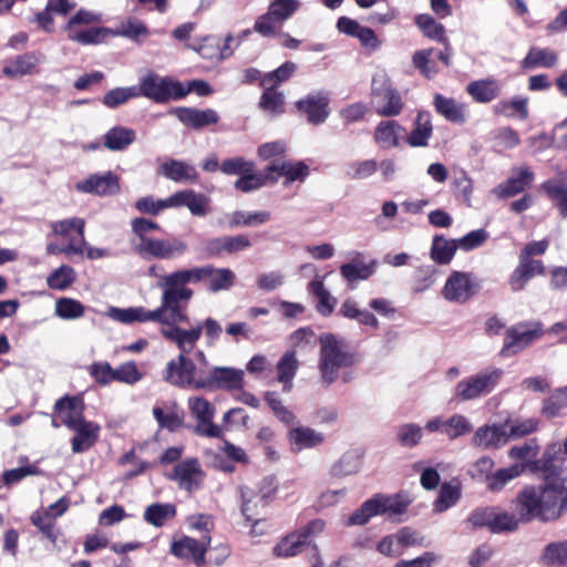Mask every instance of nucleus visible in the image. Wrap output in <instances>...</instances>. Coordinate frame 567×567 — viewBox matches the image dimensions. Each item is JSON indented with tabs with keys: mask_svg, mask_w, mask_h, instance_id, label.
<instances>
[{
	"mask_svg": "<svg viewBox=\"0 0 567 567\" xmlns=\"http://www.w3.org/2000/svg\"><path fill=\"white\" fill-rule=\"evenodd\" d=\"M208 290L217 292L220 290H228L235 282V274L229 268H214L208 274Z\"/></svg>",
	"mask_w": 567,
	"mask_h": 567,
	"instance_id": "obj_57",
	"label": "nucleus"
},
{
	"mask_svg": "<svg viewBox=\"0 0 567 567\" xmlns=\"http://www.w3.org/2000/svg\"><path fill=\"white\" fill-rule=\"evenodd\" d=\"M472 431L473 425L465 415L453 414L444 421L442 433H444L450 440H455L471 433Z\"/></svg>",
	"mask_w": 567,
	"mask_h": 567,
	"instance_id": "obj_50",
	"label": "nucleus"
},
{
	"mask_svg": "<svg viewBox=\"0 0 567 567\" xmlns=\"http://www.w3.org/2000/svg\"><path fill=\"white\" fill-rule=\"evenodd\" d=\"M412 499L401 493L386 495L382 493L374 494L371 498L364 501L347 519L348 526H363L372 517L383 516L386 520L401 523V518L411 505Z\"/></svg>",
	"mask_w": 567,
	"mask_h": 567,
	"instance_id": "obj_1",
	"label": "nucleus"
},
{
	"mask_svg": "<svg viewBox=\"0 0 567 567\" xmlns=\"http://www.w3.org/2000/svg\"><path fill=\"white\" fill-rule=\"evenodd\" d=\"M423 435L422 427L414 423H405L398 427L396 440L404 447L416 446Z\"/></svg>",
	"mask_w": 567,
	"mask_h": 567,
	"instance_id": "obj_60",
	"label": "nucleus"
},
{
	"mask_svg": "<svg viewBox=\"0 0 567 567\" xmlns=\"http://www.w3.org/2000/svg\"><path fill=\"white\" fill-rule=\"evenodd\" d=\"M358 362L357 353L347 351L341 339L332 333L320 337L319 371L322 383L331 385L338 379V370L350 368Z\"/></svg>",
	"mask_w": 567,
	"mask_h": 567,
	"instance_id": "obj_2",
	"label": "nucleus"
},
{
	"mask_svg": "<svg viewBox=\"0 0 567 567\" xmlns=\"http://www.w3.org/2000/svg\"><path fill=\"white\" fill-rule=\"evenodd\" d=\"M361 256V252H354V258L351 261L343 264L340 266V275L344 280L352 284L358 280H367L369 279L377 269V260H371L368 264L359 262L358 258Z\"/></svg>",
	"mask_w": 567,
	"mask_h": 567,
	"instance_id": "obj_31",
	"label": "nucleus"
},
{
	"mask_svg": "<svg viewBox=\"0 0 567 567\" xmlns=\"http://www.w3.org/2000/svg\"><path fill=\"white\" fill-rule=\"evenodd\" d=\"M480 289V284L471 272L452 271L442 290L443 297L449 301L464 303Z\"/></svg>",
	"mask_w": 567,
	"mask_h": 567,
	"instance_id": "obj_10",
	"label": "nucleus"
},
{
	"mask_svg": "<svg viewBox=\"0 0 567 567\" xmlns=\"http://www.w3.org/2000/svg\"><path fill=\"white\" fill-rule=\"evenodd\" d=\"M462 497V484L460 481L452 480L444 482L441 487L436 499L433 503V511L435 513H444L449 508L455 506Z\"/></svg>",
	"mask_w": 567,
	"mask_h": 567,
	"instance_id": "obj_33",
	"label": "nucleus"
},
{
	"mask_svg": "<svg viewBox=\"0 0 567 567\" xmlns=\"http://www.w3.org/2000/svg\"><path fill=\"white\" fill-rule=\"evenodd\" d=\"M162 336L174 342L179 349L181 353L188 354L192 352L202 337V327H194L189 330L183 329L178 326H173L169 329H162Z\"/></svg>",
	"mask_w": 567,
	"mask_h": 567,
	"instance_id": "obj_23",
	"label": "nucleus"
},
{
	"mask_svg": "<svg viewBox=\"0 0 567 567\" xmlns=\"http://www.w3.org/2000/svg\"><path fill=\"white\" fill-rule=\"evenodd\" d=\"M433 105L435 111L449 122L456 124L465 122L464 105L454 99L436 93L433 97Z\"/></svg>",
	"mask_w": 567,
	"mask_h": 567,
	"instance_id": "obj_34",
	"label": "nucleus"
},
{
	"mask_svg": "<svg viewBox=\"0 0 567 567\" xmlns=\"http://www.w3.org/2000/svg\"><path fill=\"white\" fill-rule=\"evenodd\" d=\"M311 549L315 551L312 561V567H322L323 563L318 554V547L311 542H306V539L300 535V533H292L281 539L275 547L274 554L277 557H292L301 553L303 549Z\"/></svg>",
	"mask_w": 567,
	"mask_h": 567,
	"instance_id": "obj_22",
	"label": "nucleus"
},
{
	"mask_svg": "<svg viewBox=\"0 0 567 567\" xmlns=\"http://www.w3.org/2000/svg\"><path fill=\"white\" fill-rule=\"evenodd\" d=\"M299 0H271L268 11L261 14L254 24V31L261 37H275L274 22H284L292 17L300 8Z\"/></svg>",
	"mask_w": 567,
	"mask_h": 567,
	"instance_id": "obj_7",
	"label": "nucleus"
},
{
	"mask_svg": "<svg viewBox=\"0 0 567 567\" xmlns=\"http://www.w3.org/2000/svg\"><path fill=\"white\" fill-rule=\"evenodd\" d=\"M565 456L560 451V444L553 443L545 449L540 458L529 462L528 467L533 473H542L544 482L561 478Z\"/></svg>",
	"mask_w": 567,
	"mask_h": 567,
	"instance_id": "obj_15",
	"label": "nucleus"
},
{
	"mask_svg": "<svg viewBox=\"0 0 567 567\" xmlns=\"http://www.w3.org/2000/svg\"><path fill=\"white\" fill-rule=\"evenodd\" d=\"M542 188L546 195L557 200V208L563 216H567V186L559 183L547 181L542 184Z\"/></svg>",
	"mask_w": 567,
	"mask_h": 567,
	"instance_id": "obj_64",
	"label": "nucleus"
},
{
	"mask_svg": "<svg viewBox=\"0 0 567 567\" xmlns=\"http://www.w3.org/2000/svg\"><path fill=\"white\" fill-rule=\"evenodd\" d=\"M361 462L354 452L344 453L330 468L333 477H344L359 472Z\"/></svg>",
	"mask_w": 567,
	"mask_h": 567,
	"instance_id": "obj_51",
	"label": "nucleus"
},
{
	"mask_svg": "<svg viewBox=\"0 0 567 567\" xmlns=\"http://www.w3.org/2000/svg\"><path fill=\"white\" fill-rule=\"evenodd\" d=\"M534 181V173L528 167H522L518 175L509 177L505 182L498 184L493 193L501 199L513 197L528 187Z\"/></svg>",
	"mask_w": 567,
	"mask_h": 567,
	"instance_id": "obj_26",
	"label": "nucleus"
},
{
	"mask_svg": "<svg viewBox=\"0 0 567 567\" xmlns=\"http://www.w3.org/2000/svg\"><path fill=\"white\" fill-rule=\"evenodd\" d=\"M76 280L75 270L69 265H62L54 269L47 278L51 289L65 290Z\"/></svg>",
	"mask_w": 567,
	"mask_h": 567,
	"instance_id": "obj_49",
	"label": "nucleus"
},
{
	"mask_svg": "<svg viewBox=\"0 0 567 567\" xmlns=\"http://www.w3.org/2000/svg\"><path fill=\"white\" fill-rule=\"evenodd\" d=\"M494 509L495 506L477 507L473 509L466 518V524L473 530L487 528L491 532Z\"/></svg>",
	"mask_w": 567,
	"mask_h": 567,
	"instance_id": "obj_63",
	"label": "nucleus"
},
{
	"mask_svg": "<svg viewBox=\"0 0 567 567\" xmlns=\"http://www.w3.org/2000/svg\"><path fill=\"white\" fill-rule=\"evenodd\" d=\"M75 432V435L71 440L73 453H83L90 450L99 439L100 425L83 419L74 429H70Z\"/></svg>",
	"mask_w": 567,
	"mask_h": 567,
	"instance_id": "obj_25",
	"label": "nucleus"
},
{
	"mask_svg": "<svg viewBox=\"0 0 567 567\" xmlns=\"http://www.w3.org/2000/svg\"><path fill=\"white\" fill-rule=\"evenodd\" d=\"M258 106L270 114L280 115L285 112V96L274 86H265Z\"/></svg>",
	"mask_w": 567,
	"mask_h": 567,
	"instance_id": "obj_45",
	"label": "nucleus"
},
{
	"mask_svg": "<svg viewBox=\"0 0 567 567\" xmlns=\"http://www.w3.org/2000/svg\"><path fill=\"white\" fill-rule=\"evenodd\" d=\"M371 96L375 112L380 116L393 117L403 110L402 97L384 72L375 73L372 76Z\"/></svg>",
	"mask_w": 567,
	"mask_h": 567,
	"instance_id": "obj_4",
	"label": "nucleus"
},
{
	"mask_svg": "<svg viewBox=\"0 0 567 567\" xmlns=\"http://www.w3.org/2000/svg\"><path fill=\"white\" fill-rule=\"evenodd\" d=\"M330 99L323 91L307 94L295 102L297 112L311 125L323 124L330 115Z\"/></svg>",
	"mask_w": 567,
	"mask_h": 567,
	"instance_id": "obj_11",
	"label": "nucleus"
},
{
	"mask_svg": "<svg viewBox=\"0 0 567 567\" xmlns=\"http://www.w3.org/2000/svg\"><path fill=\"white\" fill-rule=\"evenodd\" d=\"M197 476L202 480L204 472L200 468L198 460L190 457L176 464L173 472L168 475V478L176 481L179 488L192 493L200 486V481L196 478Z\"/></svg>",
	"mask_w": 567,
	"mask_h": 567,
	"instance_id": "obj_20",
	"label": "nucleus"
},
{
	"mask_svg": "<svg viewBox=\"0 0 567 567\" xmlns=\"http://www.w3.org/2000/svg\"><path fill=\"white\" fill-rule=\"evenodd\" d=\"M297 65L296 63L291 61H286L284 64H281L276 70L266 73L262 76L261 82L259 83L260 86L265 87L267 85L277 87L281 83L288 81L292 74L296 72Z\"/></svg>",
	"mask_w": 567,
	"mask_h": 567,
	"instance_id": "obj_54",
	"label": "nucleus"
},
{
	"mask_svg": "<svg viewBox=\"0 0 567 567\" xmlns=\"http://www.w3.org/2000/svg\"><path fill=\"white\" fill-rule=\"evenodd\" d=\"M176 506L171 503H153L145 508L143 518L154 527H162L167 519L176 516Z\"/></svg>",
	"mask_w": 567,
	"mask_h": 567,
	"instance_id": "obj_39",
	"label": "nucleus"
},
{
	"mask_svg": "<svg viewBox=\"0 0 567 567\" xmlns=\"http://www.w3.org/2000/svg\"><path fill=\"white\" fill-rule=\"evenodd\" d=\"M433 126L431 114L427 111H419L414 120V127L406 137V142L412 147H425L432 136Z\"/></svg>",
	"mask_w": 567,
	"mask_h": 567,
	"instance_id": "obj_30",
	"label": "nucleus"
},
{
	"mask_svg": "<svg viewBox=\"0 0 567 567\" xmlns=\"http://www.w3.org/2000/svg\"><path fill=\"white\" fill-rule=\"evenodd\" d=\"M137 87L138 96H145L155 103H167L171 100L178 101L175 91H178L179 81L169 76H161L148 73L143 76Z\"/></svg>",
	"mask_w": 567,
	"mask_h": 567,
	"instance_id": "obj_8",
	"label": "nucleus"
},
{
	"mask_svg": "<svg viewBox=\"0 0 567 567\" xmlns=\"http://www.w3.org/2000/svg\"><path fill=\"white\" fill-rule=\"evenodd\" d=\"M55 313L65 320L78 319L84 315V306L79 300L63 297L55 303Z\"/></svg>",
	"mask_w": 567,
	"mask_h": 567,
	"instance_id": "obj_59",
	"label": "nucleus"
},
{
	"mask_svg": "<svg viewBox=\"0 0 567 567\" xmlns=\"http://www.w3.org/2000/svg\"><path fill=\"white\" fill-rule=\"evenodd\" d=\"M503 375L499 368L484 369L478 373L461 380L454 391L457 401H471L489 394Z\"/></svg>",
	"mask_w": 567,
	"mask_h": 567,
	"instance_id": "obj_5",
	"label": "nucleus"
},
{
	"mask_svg": "<svg viewBox=\"0 0 567 567\" xmlns=\"http://www.w3.org/2000/svg\"><path fill=\"white\" fill-rule=\"evenodd\" d=\"M324 276L317 275L316 278L308 284V292L317 298V311L323 317H329L333 312L338 301L324 287Z\"/></svg>",
	"mask_w": 567,
	"mask_h": 567,
	"instance_id": "obj_29",
	"label": "nucleus"
},
{
	"mask_svg": "<svg viewBox=\"0 0 567 567\" xmlns=\"http://www.w3.org/2000/svg\"><path fill=\"white\" fill-rule=\"evenodd\" d=\"M189 409L198 421L194 427L195 434L215 439L221 437L219 426L213 423L215 406L208 400L203 396L189 399Z\"/></svg>",
	"mask_w": 567,
	"mask_h": 567,
	"instance_id": "obj_14",
	"label": "nucleus"
},
{
	"mask_svg": "<svg viewBox=\"0 0 567 567\" xmlns=\"http://www.w3.org/2000/svg\"><path fill=\"white\" fill-rule=\"evenodd\" d=\"M213 271V266L194 267L192 269H183L167 275L168 284L172 286H186L190 282H199L208 277Z\"/></svg>",
	"mask_w": 567,
	"mask_h": 567,
	"instance_id": "obj_41",
	"label": "nucleus"
},
{
	"mask_svg": "<svg viewBox=\"0 0 567 567\" xmlns=\"http://www.w3.org/2000/svg\"><path fill=\"white\" fill-rule=\"evenodd\" d=\"M206 374L205 369L197 368L195 361L187 354L179 353L176 359L166 364L164 380L182 389L204 390L200 385L205 383Z\"/></svg>",
	"mask_w": 567,
	"mask_h": 567,
	"instance_id": "obj_3",
	"label": "nucleus"
},
{
	"mask_svg": "<svg viewBox=\"0 0 567 567\" xmlns=\"http://www.w3.org/2000/svg\"><path fill=\"white\" fill-rule=\"evenodd\" d=\"M76 189L85 194L99 196L115 195L120 192V178L109 171L104 174H92L76 184Z\"/></svg>",
	"mask_w": 567,
	"mask_h": 567,
	"instance_id": "obj_19",
	"label": "nucleus"
},
{
	"mask_svg": "<svg viewBox=\"0 0 567 567\" xmlns=\"http://www.w3.org/2000/svg\"><path fill=\"white\" fill-rule=\"evenodd\" d=\"M85 404L79 395H64L53 406L54 414L61 419V423L69 430L74 429L84 419Z\"/></svg>",
	"mask_w": 567,
	"mask_h": 567,
	"instance_id": "obj_21",
	"label": "nucleus"
},
{
	"mask_svg": "<svg viewBox=\"0 0 567 567\" xmlns=\"http://www.w3.org/2000/svg\"><path fill=\"white\" fill-rule=\"evenodd\" d=\"M539 560L548 567L567 566V540L547 544Z\"/></svg>",
	"mask_w": 567,
	"mask_h": 567,
	"instance_id": "obj_42",
	"label": "nucleus"
},
{
	"mask_svg": "<svg viewBox=\"0 0 567 567\" xmlns=\"http://www.w3.org/2000/svg\"><path fill=\"white\" fill-rule=\"evenodd\" d=\"M138 92L136 86L115 87L107 91L103 97L102 103L109 109H116L125 104L131 99L137 97Z\"/></svg>",
	"mask_w": 567,
	"mask_h": 567,
	"instance_id": "obj_52",
	"label": "nucleus"
},
{
	"mask_svg": "<svg viewBox=\"0 0 567 567\" xmlns=\"http://www.w3.org/2000/svg\"><path fill=\"white\" fill-rule=\"evenodd\" d=\"M206 391L214 390H241L244 386V371L230 367H213L207 371L205 383Z\"/></svg>",
	"mask_w": 567,
	"mask_h": 567,
	"instance_id": "obj_13",
	"label": "nucleus"
},
{
	"mask_svg": "<svg viewBox=\"0 0 567 567\" xmlns=\"http://www.w3.org/2000/svg\"><path fill=\"white\" fill-rule=\"evenodd\" d=\"M31 522L37 528H39V530L47 539H49L52 544H55L59 530L53 517H51L48 513L41 514L39 512H34L31 515Z\"/></svg>",
	"mask_w": 567,
	"mask_h": 567,
	"instance_id": "obj_61",
	"label": "nucleus"
},
{
	"mask_svg": "<svg viewBox=\"0 0 567 567\" xmlns=\"http://www.w3.org/2000/svg\"><path fill=\"white\" fill-rule=\"evenodd\" d=\"M159 173L176 183H197L199 179V174L195 166L178 159H169L163 163L159 166Z\"/></svg>",
	"mask_w": 567,
	"mask_h": 567,
	"instance_id": "obj_27",
	"label": "nucleus"
},
{
	"mask_svg": "<svg viewBox=\"0 0 567 567\" xmlns=\"http://www.w3.org/2000/svg\"><path fill=\"white\" fill-rule=\"evenodd\" d=\"M405 128L394 120L381 121L374 131V141L382 148H391L400 145L401 134Z\"/></svg>",
	"mask_w": 567,
	"mask_h": 567,
	"instance_id": "obj_32",
	"label": "nucleus"
},
{
	"mask_svg": "<svg viewBox=\"0 0 567 567\" xmlns=\"http://www.w3.org/2000/svg\"><path fill=\"white\" fill-rule=\"evenodd\" d=\"M543 323L540 321H525L509 327L506 330L504 344L499 354L502 357H512L532 346L544 336Z\"/></svg>",
	"mask_w": 567,
	"mask_h": 567,
	"instance_id": "obj_6",
	"label": "nucleus"
},
{
	"mask_svg": "<svg viewBox=\"0 0 567 567\" xmlns=\"http://www.w3.org/2000/svg\"><path fill=\"white\" fill-rule=\"evenodd\" d=\"M519 523L520 520L515 514L502 511L495 506L492 518L491 533H513L517 530Z\"/></svg>",
	"mask_w": 567,
	"mask_h": 567,
	"instance_id": "obj_46",
	"label": "nucleus"
},
{
	"mask_svg": "<svg viewBox=\"0 0 567 567\" xmlns=\"http://www.w3.org/2000/svg\"><path fill=\"white\" fill-rule=\"evenodd\" d=\"M288 440L293 453H299L305 449H313L322 444L324 435L311 427L298 426L288 432Z\"/></svg>",
	"mask_w": 567,
	"mask_h": 567,
	"instance_id": "obj_28",
	"label": "nucleus"
},
{
	"mask_svg": "<svg viewBox=\"0 0 567 567\" xmlns=\"http://www.w3.org/2000/svg\"><path fill=\"white\" fill-rule=\"evenodd\" d=\"M466 92L478 103H488L496 99L501 93V87L496 80H477L467 84Z\"/></svg>",
	"mask_w": 567,
	"mask_h": 567,
	"instance_id": "obj_37",
	"label": "nucleus"
},
{
	"mask_svg": "<svg viewBox=\"0 0 567 567\" xmlns=\"http://www.w3.org/2000/svg\"><path fill=\"white\" fill-rule=\"evenodd\" d=\"M515 509L520 523H529L534 519L547 522V515L542 501V491L537 485L525 486L515 498Z\"/></svg>",
	"mask_w": 567,
	"mask_h": 567,
	"instance_id": "obj_9",
	"label": "nucleus"
},
{
	"mask_svg": "<svg viewBox=\"0 0 567 567\" xmlns=\"http://www.w3.org/2000/svg\"><path fill=\"white\" fill-rule=\"evenodd\" d=\"M557 62L555 52L548 49L530 48L524 60L522 61L523 69H534L538 65L545 68H553Z\"/></svg>",
	"mask_w": 567,
	"mask_h": 567,
	"instance_id": "obj_44",
	"label": "nucleus"
},
{
	"mask_svg": "<svg viewBox=\"0 0 567 567\" xmlns=\"http://www.w3.org/2000/svg\"><path fill=\"white\" fill-rule=\"evenodd\" d=\"M183 125L192 130H203L209 125L217 124L219 121L218 113L213 109L198 110L195 107L176 106L168 111Z\"/></svg>",
	"mask_w": 567,
	"mask_h": 567,
	"instance_id": "obj_18",
	"label": "nucleus"
},
{
	"mask_svg": "<svg viewBox=\"0 0 567 567\" xmlns=\"http://www.w3.org/2000/svg\"><path fill=\"white\" fill-rule=\"evenodd\" d=\"M566 391L565 389H557L550 396L544 399L542 405V414L547 419H553L559 415L561 409L566 406Z\"/></svg>",
	"mask_w": 567,
	"mask_h": 567,
	"instance_id": "obj_62",
	"label": "nucleus"
},
{
	"mask_svg": "<svg viewBox=\"0 0 567 567\" xmlns=\"http://www.w3.org/2000/svg\"><path fill=\"white\" fill-rule=\"evenodd\" d=\"M457 249L456 239H446L443 235H435L432 239L430 257L437 265H447Z\"/></svg>",
	"mask_w": 567,
	"mask_h": 567,
	"instance_id": "obj_36",
	"label": "nucleus"
},
{
	"mask_svg": "<svg viewBox=\"0 0 567 567\" xmlns=\"http://www.w3.org/2000/svg\"><path fill=\"white\" fill-rule=\"evenodd\" d=\"M113 35V30L106 27H94L87 30L70 32L69 39L81 44H99L104 42L109 37Z\"/></svg>",
	"mask_w": 567,
	"mask_h": 567,
	"instance_id": "obj_47",
	"label": "nucleus"
},
{
	"mask_svg": "<svg viewBox=\"0 0 567 567\" xmlns=\"http://www.w3.org/2000/svg\"><path fill=\"white\" fill-rule=\"evenodd\" d=\"M537 486L542 491L543 506L550 519L567 512V481L565 478L543 482Z\"/></svg>",
	"mask_w": 567,
	"mask_h": 567,
	"instance_id": "obj_12",
	"label": "nucleus"
},
{
	"mask_svg": "<svg viewBox=\"0 0 567 567\" xmlns=\"http://www.w3.org/2000/svg\"><path fill=\"white\" fill-rule=\"evenodd\" d=\"M299 362L293 351H286L277 364V379L284 384H290L295 378Z\"/></svg>",
	"mask_w": 567,
	"mask_h": 567,
	"instance_id": "obj_56",
	"label": "nucleus"
},
{
	"mask_svg": "<svg viewBox=\"0 0 567 567\" xmlns=\"http://www.w3.org/2000/svg\"><path fill=\"white\" fill-rule=\"evenodd\" d=\"M188 250V245L176 237L171 239L146 240L145 247L138 249V255L144 259L150 257L169 260L183 256Z\"/></svg>",
	"mask_w": 567,
	"mask_h": 567,
	"instance_id": "obj_17",
	"label": "nucleus"
},
{
	"mask_svg": "<svg viewBox=\"0 0 567 567\" xmlns=\"http://www.w3.org/2000/svg\"><path fill=\"white\" fill-rule=\"evenodd\" d=\"M132 231L137 236L138 243L133 245V250L137 254L138 249L145 247L146 240H154L155 238L148 237L147 233L151 230H159L161 227L157 223L146 219L144 217L134 218L131 223Z\"/></svg>",
	"mask_w": 567,
	"mask_h": 567,
	"instance_id": "obj_55",
	"label": "nucleus"
},
{
	"mask_svg": "<svg viewBox=\"0 0 567 567\" xmlns=\"http://www.w3.org/2000/svg\"><path fill=\"white\" fill-rule=\"evenodd\" d=\"M545 267L540 260L525 259L519 257L518 266L512 272L508 284L512 291L517 292L524 289L525 285L536 275H543Z\"/></svg>",
	"mask_w": 567,
	"mask_h": 567,
	"instance_id": "obj_24",
	"label": "nucleus"
},
{
	"mask_svg": "<svg viewBox=\"0 0 567 567\" xmlns=\"http://www.w3.org/2000/svg\"><path fill=\"white\" fill-rule=\"evenodd\" d=\"M41 62V56L34 52H28L17 56L10 64L3 68V74L9 78H17L27 74H32L38 64Z\"/></svg>",
	"mask_w": 567,
	"mask_h": 567,
	"instance_id": "obj_38",
	"label": "nucleus"
},
{
	"mask_svg": "<svg viewBox=\"0 0 567 567\" xmlns=\"http://www.w3.org/2000/svg\"><path fill=\"white\" fill-rule=\"evenodd\" d=\"M524 472L523 464H513L508 467L499 468L495 473L485 477L487 488L492 492H498L512 480L518 477Z\"/></svg>",
	"mask_w": 567,
	"mask_h": 567,
	"instance_id": "obj_40",
	"label": "nucleus"
},
{
	"mask_svg": "<svg viewBox=\"0 0 567 567\" xmlns=\"http://www.w3.org/2000/svg\"><path fill=\"white\" fill-rule=\"evenodd\" d=\"M511 417L502 423L484 424L480 426L472 436L471 444L482 450H498L507 444V426Z\"/></svg>",
	"mask_w": 567,
	"mask_h": 567,
	"instance_id": "obj_16",
	"label": "nucleus"
},
{
	"mask_svg": "<svg viewBox=\"0 0 567 567\" xmlns=\"http://www.w3.org/2000/svg\"><path fill=\"white\" fill-rule=\"evenodd\" d=\"M414 23L422 31L424 37L435 40L437 42H446L445 28L442 23L435 21V19L427 14H417L414 18Z\"/></svg>",
	"mask_w": 567,
	"mask_h": 567,
	"instance_id": "obj_43",
	"label": "nucleus"
},
{
	"mask_svg": "<svg viewBox=\"0 0 567 567\" xmlns=\"http://www.w3.org/2000/svg\"><path fill=\"white\" fill-rule=\"evenodd\" d=\"M136 140V133L133 128L125 126H114L103 136V145L114 152L126 150Z\"/></svg>",
	"mask_w": 567,
	"mask_h": 567,
	"instance_id": "obj_35",
	"label": "nucleus"
},
{
	"mask_svg": "<svg viewBox=\"0 0 567 567\" xmlns=\"http://www.w3.org/2000/svg\"><path fill=\"white\" fill-rule=\"evenodd\" d=\"M433 49L417 50L412 55L413 66L426 79H432L439 73V69L431 60Z\"/></svg>",
	"mask_w": 567,
	"mask_h": 567,
	"instance_id": "obj_53",
	"label": "nucleus"
},
{
	"mask_svg": "<svg viewBox=\"0 0 567 567\" xmlns=\"http://www.w3.org/2000/svg\"><path fill=\"white\" fill-rule=\"evenodd\" d=\"M51 228L54 235H60L63 237L69 236L72 230H75L79 237H81V243L83 245L86 244V240L84 238L85 221L80 217H73L54 221L52 223Z\"/></svg>",
	"mask_w": 567,
	"mask_h": 567,
	"instance_id": "obj_58",
	"label": "nucleus"
},
{
	"mask_svg": "<svg viewBox=\"0 0 567 567\" xmlns=\"http://www.w3.org/2000/svg\"><path fill=\"white\" fill-rule=\"evenodd\" d=\"M270 213L266 210L254 213L236 210L231 214L228 227L233 229L240 226H257L267 223L268 220H270Z\"/></svg>",
	"mask_w": 567,
	"mask_h": 567,
	"instance_id": "obj_48",
	"label": "nucleus"
}]
</instances>
